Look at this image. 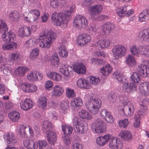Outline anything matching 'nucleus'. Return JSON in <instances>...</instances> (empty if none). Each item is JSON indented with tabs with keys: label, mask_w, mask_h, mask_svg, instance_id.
<instances>
[{
	"label": "nucleus",
	"mask_w": 149,
	"mask_h": 149,
	"mask_svg": "<svg viewBox=\"0 0 149 149\" xmlns=\"http://www.w3.org/2000/svg\"><path fill=\"white\" fill-rule=\"evenodd\" d=\"M72 70L79 74H83L86 72L85 66L81 63L74 65L72 66Z\"/></svg>",
	"instance_id": "nucleus-27"
},
{
	"label": "nucleus",
	"mask_w": 149,
	"mask_h": 149,
	"mask_svg": "<svg viewBox=\"0 0 149 149\" xmlns=\"http://www.w3.org/2000/svg\"><path fill=\"white\" fill-rule=\"evenodd\" d=\"M47 140L49 143L54 145L57 140L56 134L52 131L47 130L46 132Z\"/></svg>",
	"instance_id": "nucleus-23"
},
{
	"label": "nucleus",
	"mask_w": 149,
	"mask_h": 149,
	"mask_svg": "<svg viewBox=\"0 0 149 149\" xmlns=\"http://www.w3.org/2000/svg\"><path fill=\"white\" fill-rule=\"evenodd\" d=\"M52 64L55 67H57L60 64L57 54L54 53L52 56Z\"/></svg>",
	"instance_id": "nucleus-51"
},
{
	"label": "nucleus",
	"mask_w": 149,
	"mask_h": 149,
	"mask_svg": "<svg viewBox=\"0 0 149 149\" xmlns=\"http://www.w3.org/2000/svg\"><path fill=\"white\" fill-rule=\"evenodd\" d=\"M111 98V100L113 102L120 101L122 102L123 105H124L130 102L128 100L127 96L124 94H122L118 97H116L115 94L113 92L111 93L110 95Z\"/></svg>",
	"instance_id": "nucleus-11"
},
{
	"label": "nucleus",
	"mask_w": 149,
	"mask_h": 149,
	"mask_svg": "<svg viewBox=\"0 0 149 149\" xmlns=\"http://www.w3.org/2000/svg\"><path fill=\"white\" fill-rule=\"evenodd\" d=\"M115 75L116 79L120 82L123 83L126 82V77L123 75L122 73L117 72L113 73Z\"/></svg>",
	"instance_id": "nucleus-45"
},
{
	"label": "nucleus",
	"mask_w": 149,
	"mask_h": 149,
	"mask_svg": "<svg viewBox=\"0 0 149 149\" xmlns=\"http://www.w3.org/2000/svg\"><path fill=\"white\" fill-rule=\"evenodd\" d=\"M100 114L102 118L105 119V120L107 123H112L114 122V119L112 115L107 109H102L100 112Z\"/></svg>",
	"instance_id": "nucleus-14"
},
{
	"label": "nucleus",
	"mask_w": 149,
	"mask_h": 149,
	"mask_svg": "<svg viewBox=\"0 0 149 149\" xmlns=\"http://www.w3.org/2000/svg\"><path fill=\"white\" fill-rule=\"evenodd\" d=\"M15 35L11 31L4 32L2 36L3 40L6 42H9L13 41L14 38L15 37Z\"/></svg>",
	"instance_id": "nucleus-22"
},
{
	"label": "nucleus",
	"mask_w": 149,
	"mask_h": 149,
	"mask_svg": "<svg viewBox=\"0 0 149 149\" xmlns=\"http://www.w3.org/2000/svg\"><path fill=\"white\" fill-rule=\"evenodd\" d=\"M141 41L147 42L149 41V29H144L140 31L137 36Z\"/></svg>",
	"instance_id": "nucleus-20"
},
{
	"label": "nucleus",
	"mask_w": 149,
	"mask_h": 149,
	"mask_svg": "<svg viewBox=\"0 0 149 149\" xmlns=\"http://www.w3.org/2000/svg\"><path fill=\"white\" fill-rule=\"evenodd\" d=\"M22 90L26 93L33 92L36 91L37 87L35 85L27 83H25L21 85Z\"/></svg>",
	"instance_id": "nucleus-19"
},
{
	"label": "nucleus",
	"mask_w": 149,
	"mask_h": 149,
	"mask_svg": "<svg viewBox=\"0 0 149 149\" xmlns=\"http://www.w3.org/2000/svg\"><path fill=\"white\" fill-rule=\"evenodd\" d=\"M28 70V69L26 67L19 66L17 67L16 70L15 72L20 76H23Z\"/></svg>",
	"instance_id": "nucleus-52"
},
{
	"label": "nucleus",
	"mask_w": 149,
	"mask_h": 149,
	"mask_svg": "<svg viewBox=\"0 0 149 149\" xmlns=\"http://www.w3.org/2000/svg\"><path fill=\"white\" fill-rule=\"evenodd\" d=\"M26 128H27V125L24 126L23 125H19L18 126L17 130L20 136L22 138H25L27 136V134L25 130Z\"/></svg>",
	"instance_id": "nucleus-47"
},
{
	"label": "nucleus",
	"mask_w": 149,
	"mask_h": 149,
	"mask_svg": "<svg viewBox=\"0 0 149 149\" xmlns=\"http://www.w3.org/2000/svg\"><path fill=\"white\" fill-rule=\"evenodd\" d=\"M115 26L112 23L107 22L104 24L103 25V28L104 32L109 33L110 31L114 29Z\"/></svg>",
	"instance_id": "nucleus-42"
},
{
	"label": "nucleus",
	"mask_w": 149,
	"mask_h": 149,
	"mask_svg": "<svg viewBox=\"0 0 149 149\" xmlns=\"http://www.w3.org/2000/svg\"><path fill=\"white\" fill-rule=\"evenodd\" d=\"M4 141L8 144H13L16 142L15 138L13 133H5L3 135Z\"/></svg>",
	"instance_id": "nucleus-24"
},
{
	"label": "nucleus",
	"mask_w": 149,
	"mask_h": 149,
	"mask_svg": "<svg viewBox=\"0 0 149 149\" xmlns=\"http://www.w3.org/2000/svg\"><path fill=\"white\" fill-rule=\"evenodd\" d=\"M40 13L38 10L33 9L30 10L28 16L24 17V19L27 22H36L39 18Z\"/></svg>",
	"instance_id": "nucleus-9"
},
{
	"label": "nucleus",
	"mask_w": 149,
	"mask_h": 149,
	"mask_svg": "<svg viewBox=\"0 0 149 149\" xmlns=\"http://www.w3.org/2000/svg\"><path fill=\"white\" fill-rule=\"evenodd\" d=\"M39 49L38 48L33 49L30 53L29 57L30 59L34 60L37 58L39 54Z\"/></svg>",
	"instance_id": "nucleus-54"
},
{
	"label": "nucleus",
	"mask_w": 149,
	"mask_h": 149,
	"mask_svg": "<svg viewBox=\"0 0 149 149\" xmlns=\"http://www.w3.org/2000/svg\"><path fill=\"white\" fill-rule=\"evenodd\" d=\"M129 123L128 119L126 118L119 120L118 122L119 127L123 128H126Z\"/></svg>",
	"instance_id": "nucleus-56"
},
{
	"label": "nucleus",
	"mask_w": 149,
	"mask_h": 149,
	"mask_svg": "<svg viewBox=\"0 0 149 149\" xmlns=\"http://www.w3.org/2000/svg\"><path fill=\"white\" fill-rule=\"evenodd\" d=\"M46 75L47 77L55 81L58 82L62 79V77L61 74L50 70H48L46 72Z\"/></svg>",
	"instance_id": "nucleus-18"
},
{
	"label": "nucleus",
	"mask_w": 149,
	"mask_h": 149,
	"mask_svg": "<svg viewBox=\"0 0 149 149\" xmlns=\"http://www.w3.org/2000/svg\"><path fill=\"white\" fill-rule=\"evenodd\" d=\"M60 56L62 57L66 58L68 55V52L66 48L62 45H60L56 48Z\"/></svg>",
	"instance_id": "nucleus-36"
},
{
	"label": "nucleus",
	"mask_w": 149,
	"mask_h": 149,
	"mask_svg": "<svg viewBox=\"0 0 149 149\" xmlns=\"http://www.w3.org/2000/svg\"><path fill=\"white\" fill-rule=\"evenodd\" d=\"M102 9L103 6L100 4L91 6L89 9L90 15L95 19L102 12Z\"/></svg>",
	"instance_id": "nucleus-10"
},
{
	"label": "nucleus",
	"mask_w": 149,
	"mask_h": 149,
	"mask_svg": "<svg viewBox=\"0 0 149 149\" xmlns=\"http://www.w3.org/2000/svg\"><path fill=\"white\" fill-rule=\"evenodd\" d=\"M21 108L24 110H27L32 107V100L29 98L25 99L20 102Z\"/></svg>",
	"instance_id": "nucleus-25"
},
{
	"label": "nucleus",
	"mask_w": 149,
	"mask_h": 149,
	"mask_svg": "<svg viewBox=\"0 0 149 149\" xmlns=\"http://www.w3.org/2000/svg\"><path fill=\"white\" fill-rule=\"evenodd\" d=\"M64 90L62 87L58 85H56L53 88V95L55 96H59L63 93Z\"/></svg>",
	"instance_id": "nucleus-38"
},
{
	"label": "nucleus",
	"mask_w": 149,
	"mask_h": 149,
	"mask_svg": "<svg viewBox=\"0 0 149 149\" xmlns=\"http://www.w3.org/2000/svg\"><path fill=\"white\" fill-rule=\"evenodd\" d=\"M24 146L28 149H36L38 148V143L36 142L28 140H25L23 141Z\"/></svg>",
	"instance_id": "nucleus-33"
},
{
	"label": "nucleus",
	"mask_w": 149,
	"mask_h": 149,
	"mask_svg": "<svg viewBox=\"0 0 149 149\" xmlns=\"http://www.w3.org/2000/svg\"><path fill=\"white\" fill-rule=\"evenodd\" d=\"M81 119L78 117H74L72 122L75 131L81 134H85L88 130V125L86 123L81 124Z\"/></svg>",
	"instance_id": "nucleus-5"
},
{
	"label": "nucleus",
	"mask_w": 149,
	"mask_h": 149,
	"mask_svg": "<svg viewBox=\"0 0 149 149\" xmlns=\"http://www.w3.org/2000/svg\"><path fill=\"white\" fill-rule=\"evenodd\" d=\"M126 63L129 66H134L136 64L134 57L132 55L129 54L126 58Z\"/></svg>",
	"instance_id": "nucleus-39"
},
{
	"label": "nucleus",
	"mask_w": 149,
	"mask_h": 149,
	"mask_svg": "<svg viewBox=\"0 0 149 149\" xmlns=\"http://www.w3.org/2000/svg\"><path fill=\"white\" fill-rule=\"evenodd\" d=\"M36 71L34 72L31 71L27 76L28 79L31 81H37Z\"/></svg>",
	"instance_id": "nucleus-60"
},
{
	"label": "nucleus",
	"mask_w": 149,
	"mask_h": 149,
	"mask_svg": "<svg viewBox=\"0 0 149 149\" xmlns=\"http://www.w3.org/2000/svg\"><path fill=\"white\" fill-rule=\"evenodd\" d=\"M17 44V43L13 41L6 42L3 44L2 48L4 51L11 50L16 48Z\"/></svg>",
	"instance_id": "nucleus-32"
},
{
	"label": "nucleus",
	"mask_w": 149,
	"mask_h": 149,
	"mask_svg": "<svg viewBox=\"0 0 149 149\" xmlns=\"http://www.w3.org/2000/svg\"><path fill=\"white\" fill-rule=\"evenodd\" d=\"M67 9L62 13L55 12L52 14L51 19L54 25L63 28L66 26L71 14L75 11V6L72 3H70Z\"/></svg>",
	"instance_id": "nucleus-1"
},
{
	"label": "nucleus",
	"mask_w": 149,
	"mask_h": 149,
	"mask_svg": "<svg viewBox=\"0 0 149 149\" xmlns=\"http://www.w3.org/2000/svg\"><path fill=\"white\" fill-rule=\"evenodd\" d=\"M8 15L11 20L15 22L17 21L21 16L19 12L15 10L10 11Z\"/></svg>",
	"instance_id": "nucleus-37"
},
{
	"label": "nucleus",
	"mask_w": 149,
	"mask_h": 149,
	"mask_svg": "<svg viewBox=\"0 0 149 149\" xmlns=\"http://www.w3.org/2000/svg\"><path fill=\"white\" fill-rule=\"evenodd\" d=\"M29 27L24 26L19 28L18 30V35L20 37L28 36L30 35Z\"/></svg>",
	"instance_id": "nucleus-29"
},
{
	"label": "nucleus",
	"mask_w": 149,
	"mask_h": 149,
	"mask_svg": "<svg viewBox=\"0 0 149 149\" xmlns=\"http://www.w3.org/2000/svg\"><path fill=\"white\" fill-rule=\"evenodd\" d=\"M92 129L93 132L97 133H101L106 131V127L103 121L99 119H98L94 123L92 124Z\"/></svg>",
	"instance_id": "nucleus-8"
},
{
	"label": "nucleus",
	"mask_w": 149,
	"mask_h": 149,
	"mask_svg": "<svg viewBox=\"0 0 149 149\" xmlns=\"http://www.w3.org/2000/svg\"><path fill=\"white\" fill-rule=\"evenodd\" d=\"M122 85L123 90L127 93L130 92L131 91H135L137 89L136 85L134 84L133 83H126Z\"/></svg>",
	"instance_id": "nucleus-26"
},
{
	"label": "nucleus",
	"mask_w": 149,
	"mask_h": 149,
	"mask_svg": "<svg viewBox=\"0 0 149 149\" xmlns=\"http://www.w3.org/2000/svg\"><path fill=\"white\" fill-rule=\"evenodd\" d=\"M72 149H83V146L80 142L78 141H73L71 145Z\"/></svg>",
	"instance_id": "nucleus-59"
},
{
	"label": "nucleus",
	"mask_w": 149,
	"mask_h": 149,
	"mask_svg": "<svg viewBox=\"0 0 149 149\" xmlns=\"http://www.w3.org/2000/svg\"><path fill=\"white\" fill-rule=\"evenodd\" d=\"M36 142L38 143L39 149H45L47 146V142L44 140H38Z\"/></svg>",
	"instance_id": "nucleus-61"
},
{
	"label": "nucleus",
	"mask_w": 149,
	"mask_h": 149,
	"mask_svg": "<svg viewBox=\"0 0 149 149\" xmlns=\"http://www.w3.org/2000/svg\"><path fill=\"white\" fill-rule=\"evenodd\" d=\"M82 101L81 98L79 97H76L70 103L71 106L74 108L79 107L82 105Z\"/></svg>",
	"instance_id": "nucleus-41"
},
{
	"label": "nucleus",
	"mask_w": 149,
	"mask_h": 149,
	"mask_svg": "<svg viewBox=\"0 0 149 149\" xmlns=\"http://www.w3.org/2000/svg\"><path fill=\"white\" fill-rule=\"evenodd\" d=\"M19 113L16 111L10 112L8 114L9 118L13 122H17L20 118Z\"/></svg>",
	"instance_id": "nucleus-43"
},
{
	"label": "nucleus",
	"mask_w": 149,
	"mask_h": 149,
	"mask_svg": "<svg viewBox=\"0 0 149 149\" xmlns=\"http://www.w3.org/2000/svg\"><path fill=\"white\" fill-rule=\"evenodd\" d=\"M48 100L47 98L43 95H41L39 98L38 105L41 109H46L47 108Z\"/></svg>",
	"instance_id": "nucleus-35"
},
{
	"label": "nucleus",
	"mask_w": 149,
	"mask_h": 149,
	"mask_svg": "<svg viewBox=\"0 0 149 149\" xmlns=\"http://www.w3.org/2000/svg\"><path fill=\"white\" fill-rule=\"evenodd\" d=\"M148 10H143L139 15L138 20L140 22H146L149 20V13Z\"/></svg>",
	"instance_id": "nucleus-31"
},
{
	"label": "nucleus",
	"mask_w": 149,
	"mask_h": 149,
	"mask_svg": "<svg viewBox=\"0 0 149 149\" xmlns=\"http://www.w3.org/2000/svg\"><path fill=\"white\" fill-rule=\"evenodd\" d=\"M110 41L109 40H99L95 44L96 48L99 50L106 48L109 45Z\"/></svg>",
	"instance_id": "nucleus-16"
},
{
	"label": "nucleus",
	"mask_w": 149,
	"mask_h": 149,
	"mask_svg": "<svg viewBox=\"0 0 149 149\" xmlns=\"http://www.w3.org/2000/svg\"><path fill=\"white\" fill-rule=\"evenodd\" d=\"M56 37V34L52 31H49L45 35L44 33L39 36L38 39L33 38L30 39L33 46L37 43L42 48H49L52 43Z\"/></svg>",
	"instance_id": "nucleus-2"
},
{
	"label": "nucleus",
	"mask_w": 149,
	"mask_h": 149,
	"mask_svg": "<svg viewBox=\"0 0 149 149\" xmlns=\"http://www.w3.org/2000/svg\"><path fill=\"white\" fill-rule=\"evenodd\" d=\"M8 29L6 23L4 21L0 19V33L4 32L6 33Z\"/></svg>",
	"instance_id": "nucleus-57"
},
{
	"label": "nucleus",
	"mask_w": 149,
	"mask_h": 149,
	"mask_svg": "<svg viewBox=\"0 0 149 149\" xmlns=\"http://www.w3.org/2000/svg\"><path fill=\"white\" fill-rule=\"evenodd\" d=\"M20 56V53L17 52H15L9 56V60L10 61L13 62L17 61Z\"/></svg>",
	"instance_id": "nucleus-53"
},
{
	"label": "nucleus",
	"mask_w": 149,
	"mask_h": 149,
	"mask_svg": "<svg viewBox=\"0 0 149 149\" xmlns=\"http://www.w3.org/2000/svg\"><path fill=\"white\" fill-rule=\"evenodd\" d=\"M134 111V106L131 102L124 105L123 109V112L127 116H130L132 115Z\"/></svg>",
	"instance_id": "nucleus-17"
},
{
	"label": "nucleus",
	"mask_w": 149,
	"mask_h": 149,
	"mask_svg": "<svg viewBox=\"0 0 149 149\" xmlns=\"http://www.w3.org/2000/svg\"><path fill=\"white\" fill-rule=\"evenodd\" d=\"M130 50L132 54L137 56L139 54V46L138 47L136 45H134L130 48Z\"/></svg>",
	"instance_id": "nucleus-58"
},
{
	"label": "nucleus",
	"mask_w": 149,
	"mask_h": 149,
	"mask_svg": "<svg viewBox=\"0 0 149 149\" xmlns=\"http://www.w3.org/2000/svg\"><path fill=\"white\" fill-rule=\"evenodd\" d=\"M109 147L113 149H121L123 144L120 139L112 138L109 142Z\"/></svg>",
	"instance_id": "nucleus-13"
},
{
	"label": "nucleus",
	"mask_w": 149,
	"mask_h": 149,
	"mask_svg": "<svg viewBox=\"0 0 149 149\" xmlns=\"http://www.w3.org/2000/svg\"><path fill=\"white\" fill-rule=\"evenodd\" d=\"M62 130L63 132L64 135L70 136L73 131V128L70 125H62Z\"/></svg>",
	"instance_id": "nucleus-49"
},
{
	"label": "nucleus",
	"mask_w": 149,
	"mask_h": 149,
	"mask_svg": "<svg viewBox=\"0 0 149 149\" xmlns=\"http://www.w3.org/2000/svg\"><path fill=\"white\" fill-rule=\"evenodd\" d=\"M139 92L145 96L149 95V82H144L141 83L139 86Z\"/></svg>",
	"instance_id": "nucleus-15"
},
{
	"label": "nucleus",
	"mask_w": 149,
	"mask_h": 149,
	"mask_svg": "<svg viewBox=\"0 0 149 149\" xmlns=\"http://www.w3.org/2000/svg\"><path fill=\"white\" fill-rule=\"evenodd\" d=\"M67 96L69 98L73 97L75 96V93L73 89L68 88L66 90Z\"/></svg>",
	"instance_id": "nucleus-64"
},
{
	"label": "nucleus",
	"mask_w": 149,
	"mask_h": 149,
	"mask_svg": "<svg viewBox=\"0 0 149 149\" xmlns=\"http://www.w3.org/2000/svg\"><path fill=\"white\" fill-rule=\"evenodd\" d=\"M139 54L146 57H149V45H139Z\"/></svg>",
	"instance_id": "nucleus-34"
},
{
	"label": "nucleus",
	"mask_w": 149,
	"mask_h": 149,
	"mask_svg": "<svg viewBox=\"0 0 149 149\" xmlns=\"http://www.w3.org/2000/svg\"><path fill=\"white\" fill-rule=\"evenodd\" d=\"M88 81L90 84L95 85L99 84L100 79L99 77L92 76L89 78Z\"/></svg>",
	"instance_id": "nucleus-55"
},
{
	"label": "nucleus",
	"mask_w": 149,
	"mask_h": 149,
	"mask_svg": "<svg viewBox=\"0 0 149 149\" xmlns=\"http://www.w3.org/2000/svg\"><path fill=\"white\" fill-rule=\"evenodd\" d=\"M137 71L139 74L136 72H133L131 75V79L134 84L137 85L141 79V75L143 77L149 76V68L147 65H141L139 66Z\"/></svg>",
	"instance_id": "nucleus-3"
},
{
	"label": "nucleus",
	"mask_w": 149,
	"mask_h": 149,
	"mask_svg": "<svg viewBox=\"0 0 149 149\" xmlns=\"http://www.w3.org/2000/svg\"><path fill=\"white\" fill-rule=\"evenodd\" d=\"M127 7L126 5L120 6L117 10V15L120 17L125 16Z\"/></svg>",
	"instance_id": "nucleus-48"
},
{
	"label": "nucleus",
	"mask_w": 149,
	"mask_h": 149,
	"mask_svg": "<svg viewBox=\"0 0 149 149\" xmlns=\"http://www.w3.org/2000/svg\"><path fill=\"white\" fill-rule=\"evenodd\" d=\"M60 109L63 110V112L66 113L67 112V110L69 108V102L66 100H64L61 101L60 104Z\"/></svg>",
	"instance_id": "nucleus-50"
},
{
	"label": "nucleus",
	"mask_w": 149,
	"mask_h": 149,
	"mask_svg": "<svg viewBox=\"0 0 149 149\" xmlns=\"http://www.w3.org/2000/svg\"><path fill=\"white\" fill-rule=\"evenodd\" d=\"M78 114L79 116L83 119L90 120L92 118L91 114L84 110L82 109L79 111Z\"/></svg>",
	"instance_id": "nucleus-40"
},
{
	"label": "nucleus",
	"mask_w": 149,
	"mask_h": 149,
	"mask_svg": "<svg viewBox=\"0 0 149 149\" xmlns=\"http://www.w3.org/2000/svg\"><path fill=\"white\" fill-rule=\"evenodd\" d=\"M60 72L68 77L72 70V67L70 66L62 64L59 69Z\"/></svg>",
	"instance_id": "nucleus-28"
},
{
	"label": "nucleus",
	"mask_w": 149,
	"mask_h": 149,
	"mask_svg": "<svg viewBox=\"0 0 149 149\" xmlns=\"http://www.w3.org/2000/svg\"><path fill=\"white\" fill-rule=\"evenodd\" d=\"M77 84L78 86L81 88L90 89L91 88V85L88 83L84 78H80L77 81Z\"/></svg>",
	"instance_id": "nucleus-30"
},
{
	"label": "nucleus",
	"mask_w": 149,
	"mask_h": 149,
	"mask_svg": "<svg viewBox=\"0 0 149 149\" xmlns=\"http://www.w3.org/2000/svg\"><path fill=\"white\" fill-rule=\"evenodd\" d=\"M89 97H87L88 101L86 102V107L93 114H97L101 107V102L100 99H93V97H90L89 100Z\"/></svg>",
	"instance_id": "nucleus-4"
},
{
	"label": "nucleus",
	"mask_w": 149,
	"mask_h": 149,
	"mask_svg": "<svg viewBox=\"0 0 149 149\" xmlns=\"http://www.w3.org/2000/svg\"><path fill=\"white\" fill-rule=\"evenodd\" d=\"M91 40L90 36L87 33H82L79 34L77 40L78 44L81 46H83L90 42Z\"/></svg>",
	"instance_id": "nucleus-12"
},
{
	"label": "nucleus",
	"mask_w": 149,
	"mask_h": 149,
	"mask_svg": "<svg viewBox=\"0 0 149 149\" xmlns=\"http://www.w3.org/2000/svg\"><path fill=\"white\" fill-rule=\"evenodd\" d=\"M1 69L3 70V72L6 75H10L12 72V68L10 67L4 66L2 67Z\"/></svg>",
	"instance_id": "nucleus-62"
},
{
	"label": "nucleus",
	"mask_w": 149,
	"mask_h": 149,
	"mask_svg": "<svg viewBox=\"0 0 149 149\" xmlns=\"http://www.w3.org/2000/svg\"><path fill=\"white\" fill-rule=\"evenodd\" d=\"M112 70V67L108 64L102 68L100 70V72L103 75L107 76L109 74Z\"/></svg>",
	"instance_id": "nucleus-46"
},
{
	"label": "nucleus",
	"mask_w": 149,
	"mask_h": 149,
	"mask_svg": "<svg viewBox=\"0 0 149 149\" xmlns=\"http://www.w3.org/2000/svg\"><path fill=\"white\" fill-rule=\"evenodd\" d=\"M122 138L125 140H129L132 138L131 133L128 130H122L119 134Z\"/></svg>",
	"instance_id": "nucleus-44"
},
{
	"label": "nucleus",
	"mask_w": 149,
	"mask_h": 149,
	"mask_svg": "<svg viewBox=\"0 0 149 149\" xmlns=\"http://www.w3.org/2000/svg\"><path fill=\"white\" fill-rule=\"evenodd\" d=\"M111 138L109 134H106L102 137H98L96 139V143L99 146H103L106 144Z\"/></svg>",
	"instance_id": "nucleus-21"
},
{
	"label": "nucleus",
	"mask_w": 149,
	"mask_h": 149,
	"mask_svg": "<svg viewBox=\"0 0 149 149\" xmlns=\"http://www.w3.org/2000/svg\"><path fill=\"white\" fill-rule=\"evenodd\" d=\"M111 51L113 56L115 59L121 58L126 54V48L121 45L114 46Z\"/></svg>",
	"instance_id": "nucleus-7"
},
{
	"label": "nucleus",
	"mask_w": 149,
	"mask_h": 149,
	"mask_svg": "<svg viewBox=\"0 0 149 149\" xmlns=\"http://www.w3.org/2000/svg\"><path fill=\"white\" fill-rule=\"evenodd\" d=\"M88 24V20L84 17L78 15L75 18L73 22L74 26L78 29H84Z\"/></svg>",
	"instance_id": "nucleus-6"
},
{
	"label": "nucleus",
	"mask_w": 149,
	"mask_h": 149,
	"mask_svg": "<svg viewBox=\"0 0 149 149\" xmlns=\"http://www.w3.org/2000/svg\"><path fill=\"white\" fill-rule=\"evenodd\" d=\"M58 117V114L55 111H53L49 113V117L52 120H56Z\"/></svg>",
	"instance_id": "nucleus-63"
}]
</instances>
